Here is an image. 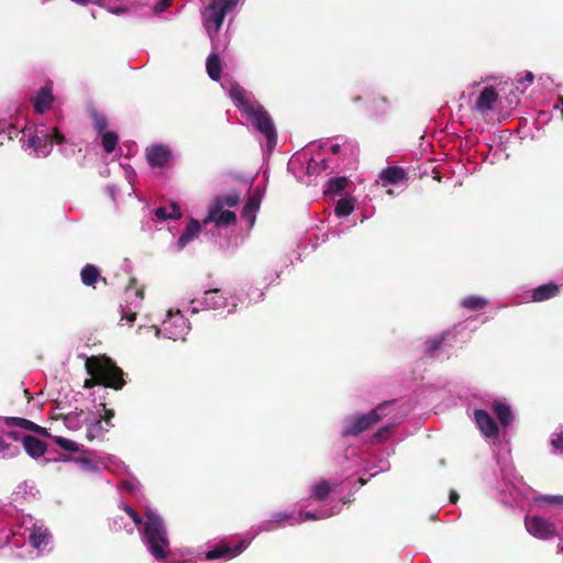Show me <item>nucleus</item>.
<instances>
[{
  "instance_id": "obj_1",
  "label": "nucleus",
  "mask_w": 563,
  "mask_h": 563,
  "mask_svg": "<svg viewBox=\"0 0 563 563\" xmlns=\"http://www.w3.org/2000/svg\"><path fill=\"white\" fill-rule=\"evenodd\" d=\"M85 368L90 378L84 382V388L90 389L102 385L120 390L125 385L123 371L107 355L86 357Z\"/></svg>"
},
{
  "instance_id": "obj_2",
  "label": "nucleus",
  "mask_w": 563,
  "mask_h": 563,
  "mask_svg": "<svg viewBox=\"0 0 563 563\" xmlns=\"http://www.w3.org/2000/svg\"><path fill=\"white\" fill-rule=\"evenodd\" d=\"M145 518L143 533L148 551L155 560H165L169 554V540L164 521L152 509H146Z\"/></svg>"
},
{
  "instance_id": "obj_3",
  "label": "nucleus",
  "mask_w": 563,
  "mask_h": 563,
  "mask_svg": "<svg viewBox=\"0 0 563 563\" xmlns=\"http://www.w3.org/2000/svg\"><path fill=\"white\" fill-rule=\"evenodd\" d=\"M393 402V400L384 401L372 409L368 413L355 417L347 426H345L343 434L346 437H355L368 430L387 415L385 409Z\"/></svg>"
},
{
  "instance_id": "obj_4",
  "label": "nucleus",
  "mask_w": 563,
  "mask_h": 563,
  "mask_svg": "<svg viewBox=\"0 0 563 563\" xmlns=\"http://www.w3.org/2000/svg\"><path fill=\"white\" fill-rule=\"evenodd\" d=\"M245 113L252 120V123L256 128V130H258L262 134L265 135L267 146L269 148L274 147L277 142V133L268 112L262 106H254L252 107L251 110L246 111Z\"/></svg>"
},
{
  "instance_id": "obj_5",
  "label": "nucleus",
  "mask_w": 563,
  "mask_h": 563,
  "mask_svg": "<svg viewBox=\"0 0 563 563\" xmlns=\"http://www.w3.org/2000/svg\"><path fill=\"white\" fill-rule=\"evenodd\" d=\"M525 526L527 531L538 539L547 540L556 534L554 525L539 516L526 517Z\"/></svg>"
},
{
  "instance_id": "obj_6",
  "label": "nucleus",
  "mask_w": 563,
  "mask_h": 563,
  "mask_svg": "<svg viewBox=\"0 0 563 563\" xmlns=\"http://www.w3.org/2000/svg\"><path fill=\"white\" fill-rule=\"evenodd\" d=\"M474 418L476 426L481 430L484 437L494 439L499 435V428L493 417L483 409H476L474 411Z\"/></svg>"
},
{
  "instance_id": "obj_7",
  "label": "nucleus",
  "mask_w": 563,
  "mask_h": 563,
  "mask_svg": "<svg viewBox=\"0 0 563 563\" xmlns=\"http://www.w3.org/2000/svg\"><path fill=\"white\" fill-rule=\"evenodd\" d=\"M27 146L34 150L36 156L46 157L52 152L49 134L44 130H36V133L29 139Z\"/></svg>"
},
{
  "instance_id": "obj_8",
  "label": "nucleus",
  "mask_w": 563,
  "mask_h": 563,
  "mask_svg": "<svg viewBox=\"0 0 563 563\" xmlns=\"http://www.w3.org/2000/svg\"><path fill=\"white\" fill-rule=\"evenodd\" d=\"M219 0H213L208 8L210 13L206 18V29L210 36L221 29L227 14L223 9H219Z\"/></svg>"
},
{
  "instance_id": "obj_9",
  "label": "nucleus",
  "mask_w": 563,
  "mask_h": 563,
  "mask_svg": "<svg viewBox=\"0 0 563 563\" xmlns=\"http://www.w3.org/2000/svg\"><path fill=\"white\" fill-rule=\"evenodd\" d=\"M172 157L168 146L153 145L146 148V158L152 167L165 166Z\"/></svg>"
},
{
  "instance_id": "obj_10",
  "label": "nucleus",
  "mask_w": 563,
  "mask_h": 563,
  "mask_svg": "<svg viewBox=\"0 0 563 563\" xmlns=\"http://www.w3.org/2000/svg\"><path fill=\"white\" fill-rule=\"evenodd\" d=\"M210 222H214L218 227H229L236 222V216L233 211L223 209L217 210V207L212 206L208 217L203 220L205 224Z\"/></svg>"
},
{
  "instance_id": "obj_11",
  "label": "nucleus",
  "mask_w": 563,
  "mask_h": 563,
  "mask_svg": "<svg viewBox=\"0 0 563 563\" xmlns=\"http://www.w3.org/2000/svg\"><path fill=\"white\" fill-rule=\"evenodd\" d=\"M199 302L202 309H222L225 307L227 299L222 296L220 289H209L203 294L202 301L192 300L191 303Z\"/></svg>"
},
{
  "instance_id": "obj_12",
  "label": "nucleus",
  "mask_w": 563,
  "mask_h": 563,
  "mask_svg": "<svg viewBox=\"0 0 563 563\" xmlns=\"http://www.w3.org/2000/svg\"><path fill=\"white\" fill-rule=\"evenodd\" d=\"M498 100V93L492 86L485 87L478 96L475 108L477 111L485 113L494 109V104Z\"/></svg>"
},
{
  "instance_id": "obj_13",
  "label": "nucleus",
  "mask_w": 563,
  "mask_h": 563,
  "mask_svg": "<svg viewBox=\"0 0 563 563\" xmlns=\"http://www.w3.org/2000/svg\"><path fill=\"white\" fill-rule=\"evenodd\" d=\"M243 550V542H240L239 544H236L235 547H229L227 544H220V545H217L214 549L208 551L206 553V559L207 560H217V559H222V558H225V559H232L234 558L235 555H238L239 553H241Z\"/></svg>"
},
{
  "instance_id": "obj_14",
  "label": "nucleus",
  "mask_w": 563,
  "mask_h": 563,
  "mask_svg": "<svg viewBox=\"0 0 563 563\" xmlns=\"http://www.w3.org/2000/svg\"><path fill=\"white\" fill-rule=\"evenodd\" d=\"M54 101V97L52 95V90L46 87H42L36 96L33 98L34 110L38 114L45 113L51 109L52 103Z\"/></svg>"
},
{
  "instance_id": "obj_15",
  "label": "nucleus",
  "mask_w": 563,
  "mask_h": 563,
  "mask_svg": "<svg viewBox=\"0 0 563 563\" xmlns=\"http://www.w3.org/2000/svg\"><path fill=\"white\" fill-rule=\"evenodd\" d=\"M22 442L24 450L33 459L41 457L46 452V444L34 435H24Z\"/></svg>"
},
{
  "instance_id": "obj_16",
  "label": "nucleus",
  "mask_w": 563,
  "mask_h": 563,
  "mask_svg": "<svg viewBox=\"0 0 563 563\" xmlns=\"http://www.w3.org/2000/svg\"><path fill=\"white\" fill-rule=\"evenodd\" d=\"M4 421L8 427H20L22 429L33 431L37 434H41L44 437H49V433L45 428L25 419V418L8 417V418H5Z\"/></svg>"
},
{
  "instance_id": "obj_17",
  "label": "nucleus",
  "mask_w": 563,
  "mask_h": 563,
  "mask_svg": "<svg viewBox=\"0 0 563 563\" xmlns=\"http://www.w3.org/2000/svg\"><path fill=\"white\" fill-rule=\"evenodd\" d=\"M261 206V195L254 191L249 196L246 203L242 210V218L250 222V225H253L256 219L255 212L260 209Z\"/></svg>"
},
{
  "instance_id": "obj_18",
  "label": "nucleus",
  "mask_w": 563,
  "mask_h": 563,
  "mask_svg": "<svg viewBox=\"0 0 563 563\" xmlns=\"http://www.w3.org/2000/svg\"><path fill=\"white\" fill-rule=\"evenodd\" d=\"M379 177L383 180L384 185H386V184L396 185V184H399V183L406 180L407 173L401 167L389 166L382 170Z\"/></svg>"
},
{
  "instance_id": "obj_19",
  "label": "nucleus",
  "mask_w": 563,
  "mask_h": 563,
  "mask_svg": "<svg viewBox=\"0 0 563 563\" xmlns=\"http://www.w3.org/2000/svg\"><path fill=\"white\" fill-rule=\"evenodd\" d=\"M80 279L85 286L95 287L98 280L107 284V279L100 276L99 269L93 264H86L80 271Z\"/></svg>"
},
{
  "instance_id": "obj_20",
  "label": "nucleus",
  "mask_w": 563,
  "mask_h": 563,
  "mask_svg": "<svg viewBox=\"0 0 563 563\" xmlns=\"http://www.w3.org/2000/svg\"><path fill=\"white\" fill-rule=\"evenodd\" d=\"M560 291V288L556 284L550 282L548 284H543L532 290V301H544L551 298H554Z\"/></svg>"
},
{
  "instance_id": "obj_21",
  "label": "nucleus",
  "mask_w": 563,
  "mask_h": 563,
  "mask_svg": "<svg viewBox=\"0 0 563 563\" xmlns=\"http://www.w3.org/2000/svg\"><path fill=\"white\" fill-rule=\"evenodd\" d=\"M201 229V224L196 219H190L186 229L178 238L177 244L178 249H184L190 241L198 236Z\"/></svg>"
},
{
  "instance_id": "obj_22",
  "label": "nucleus",
  "mask_w": 563,
  "mask_h": 563,
  "mask_svg": "<svg viewBox=\"0 0 563 563\" xmlns=\"http://www.w3.org/2000/svg\"><path fill=\"white\" fill-rule=\"evenodd\" d=\"M51 540V533L46 528L34 527L29 537V542L34 549H41L48 544Z\"/></svg>"
},
{
  "instance_id": "obj_23",
  "label": "nucleus",
  "mask_w": 563,
  "mask_h": 563,
  "mask_svg": "<svg viewBox=\"0 0 563 563\" xmlns=\"http://www.w3.org/2000/svg\"><path fill=\"white\" fill-rule=\"evenodd\" d=\"M85 424L87 427L86 438L89 441H92L97 438L102 437L106 432H108V429H104L102 426L101 419H90V415L85 416Z\"/></svg>"
},
{
  "instance_id": "obj_24",
  "label": "nucleus",
  "mask_w": 563,
  "mask_h": 563,
  "mask_svg": "<svg viewBox=\"0 0 563 563\" xmlns=\"http://www.w3.org/2000/svg\"><path fill=\"white\" fill-rule=\"evenodd\" d=\"M229 93L233 100L239 102L244 112L251 110L252 107H254L251 101L245 98V89L238 82H234L230 86Z\"/></svg>"
},
{
  "instance_id": "obj_25",
  "label": "nucleus",
  "mask_w": 563,
  "mask_h": 563,
  "mask_svg": "<svg viewBox=\"0 0 563 563\" xmlns=\"http://www.w3.org/2000/svg\"><path fill=\"white\" fill-rule=\"evenodd\" d=\"M388 99L386 97H373L367 101V110L373 117L387 113Z\"/></svg>"
},
{
  "instance_id": "obj_26",
  "label": "nucleus",
  "mask_w": 563,
  "mask_h": 563,
  "mask_svg": "<svg viewBox=\"0 0 563 563\" xmlns=\"http://www.w3.org/2000/svg\"><path fill=\"white\" fill-rule=\"evenodd\" d=\"M493 411L503 426L511 423L514 416L510 407L506 402L495 401L493 405Z\"/></svg>"
},
{
  "instance_id": "obj_27",
  "label": "nucleus",
  "mask_w": 563,
  "mask_h": 563,
  "mask_svg": "<svg viewBox=\"0 0 563 563\" xmlns=\"http://www.w3.org/2000/svg\"><path fill=\"white\" fill-rule=\"evenodd\" d=\"M241 194L238 190H233L225 195H219L213 200V206L217 210L223 209L225 206L234 207L240 202Z\"/></svg>"
},
{
  "instance_id": "obj_28",
  "label": "nucleus",
  "mask_w": 563,
  "mask_h": 563,
  "mask_svg": "<svg viewBox=\"0 0 563 563\" xmlns=\"http://www.w3.org/2000/svg\"><path fill=\"white\" fill-rule=\"evenodd\" d=\"M206 68L213 81H219L222 73V65L218 54H210L207 58Z\"/></svg>"
},
{
  "instance_id": "obj_29",
  "label": "nucleus",
  "mask_w": 563,
  "mask_h": 563,
  "mask_svg": "<svg viewBox=\"0 0 563 563\" xmlns=\"http://www.w3.org/2000/svg\"><path fill=\"white\" fill-rule=\"evenodd\" d=\"M155 216L159 220L179 219L181 217L180 208L176 202L169 205L168 208L159 207L155 210Z\"/></svg>"
},
{
  "instance_id": "obj_30",
  "label": "nucleus",
  "mask_w": 563,
  "mask_h": 563,
  "mask_svg": "<svg viewBox=\"0 0 563 563\" xmlns=\"http://www.w3.org/2000/svg\"><path fill=\"white\" fill-rule=\"evenodd\" d=\"M331 492H332V488H331L329 482L325 479H321L320 482L316 483L312 486V493H311L310 497L312 499L322 501V500L327 499V497L329 496V494Z\"/></svg>"
},
{
  "instance_id": "obj_31",
  "label": "nucleus",
  "mask_w": 563,
  "mask_h": 563,
  "mask_svg": "<svg viewBox=\"0 0 563 563\" xmlns=\"http://www.w3.org/2000/svg\"><path fill=\"white\" fill-rule=\"evenodd\" d=\"M85 416H88L84 410L73 411L65 416L64 421L68 429H79L85 424Z\"/></svg>"
},
{
  "instance_id": "obj_32",
  "label": "nucleus",
  "mask_w": 563,
  "mask_h": 563,
  "mask_svg": "<svg viewBox=\"0 0 563 563\" xmlns=\"http://www.w3.org/2000/svg\"><path fill=\"white\" fill-rule=\"evenodd\" d=\"M347 183H349V180L346 177L331 178L327 183V189H325L324 194L338 195L346 188Z\"/></svg>"
},
{
  "instance_id": "obj_33",
  "label": "nucleus",
  "mask_w": 563,
  "mask_h": 563,
  "mask_svg": "<svg viewBox=\"0 0 563 563\" xmlns=\"http://www.w3.org/2000/svg\"><path fill=\"white\" fill-rule=\"evenodd\" d=\"M100 134H101V144H102L103 150L108 154L112 153L115 150L118 142H119L118 134L113 131H104Z\"/></svg>"
},
{
  "instance_id": "obj_34",
  "label": "nucleus",
  "mask_w": 563,
  "mask_h": 563,
  "mask_svg": "<svg viewBox=\"0 0 563 563\" xmlns=\"http://www.w3.org/2000/svg\"><path fill=\"white\" fill-rule=\"evenodd\" d=\"M486 305L487 300L477 296L465 297L462 301V306L468 310H481L486 307Z\"/></svg>"
},
{
  "instance_id": "obj_35",
  "label": "nucleus",
  "mask_w": 563,
  "mask_h": 563,
  "mask_svg": "<svg viewBox=\"0 0 563 563\" xmlns=\"http://www.w3.org/2000/svg\"><path fill=\"white\" fill-rule=\"evenodd\" d=\"M90 118L92 120L93 128L99 132L102 133L106 131L108 126V119L103 113L98 112L97 110L90 111Z\"/></svg>"
},
{
  "instance_id": "obj_36",
  "label": "nucleus",
  "mask_w": 563,
  "mask_h": 563,
  "mask_svg": "<svg viewBox=\"0 0 563 563\" xmlns=\"http://www.w3.org/2000/svg\"><path fill=\"white\" fill-rule=\"evenodd\" d=\"M354 210V202L352 199H340L335 206V213L338 217L350 216Z\"/></svg>"
},
{
  "instance_id": "obj_37",
  "label": "nucleus",
  "mask_w": 563,
  "mask_h": 563,
  "mask_svg": "<svg viewBox=\"0 0 563 563\" xmlns=\"http://www.w3.org/2000/svg\"><path fill=\"white\" fill-rule=\"evenodd\" d=\"M445 335H446V333H443V334H441V335H439L437 338H433V339H430V340L427 341V343H426V346H427L426 354H427V356L433 357L435 355L437 351L440 349V346L444 342Z\"/></svg>"
},
{
  "instance_id": "obj_38",
  "label": "nucleus",
  "mask_w": 563,
  "mask_h": 563,
  "mask_svg": "<svg viewBox=\"0 0 563 563\" xmlns=\"http://www.w3.org/2000/svg\"><path fill=\"white\" fill-rule=\"evenodd\" d=\"M291 518V515L289 514H286V512H275L273 514L272 516V519L268 520L266 523H265V529L266 530H273V529H276L277 526L285 521V520H288Z\"/></svg>"
},
{
  "instance_id": "obj_39",
  "label": "nucleus",
  "mask_w": 563,
  "mask_h": 563,
  "mask_svg": "<svg viewBox=\"0 0 563 563\" xmlns=\"http://www.w3.org/2000/svg\"><path fill=\"white\" fill-rule=\"evenodd\" d=\"M54 442L62 449L69 451V452H77L79 451L78 444L69 439H66L64 437H55Z\"/></svg>"
},
{
  "instance_id": "obj_40",
  "label": "nucleus",
  "mask_w": 563,
  "mask_h": 563,
  "mask_svg": "<svg viewBox=\"0 0 563 563\" xmlns=\"http://www.w3.org/2000/svg\"><path fill=\"white\" fill-rule=\"evenodd\" d=\"M132 290H134L133 296L142 301L144 299V287L137 286V280L134 277H131L129 280V285L126 286V294H130Z\"/></svg>"
},
{
  "instance_id": "obj_41",
  "label": "nucleus",
  "mask_w": 563,
  "mask_h": 563,
  "mask_svg": "<svg viewBox=\"0 0 563 563\" xmlns=\"http://www.w3.org/2000/svg\"><path fill=\"white\" fill-rule=\"evenodd\" d=\"M393 426H384L379 428L373 435V441L376 443L386 441L391 433Z\"/></svg>"
},
{
  "instance_id": "obj_42",
  "label": "nucleus",
  "mask_w": 563,
  "mask_h": 563,
  "mask_svg": "<svg viewBox=\"0 0 563 563\" xmlns=\"http://www.w3.org/2000/svg\"><path fill=\"white\" fill-rule=\"evenodd\" d=\"M122 509L126 512V515H129V517L136 526H141L143 523L142 517L131 506L123 504Z\"/></svg>"
},
{
  "instance_id": "obj_43",
  "label": "nucleus",
  "mask_w": 563,
  "mask_h": 563,
  "mask_svg": "<svg viewBox=\"0 0 563 563\" xmlns=\"http://www.w3.org/2000/svg\"><path fill=\"white\" fill-rule=\"evenodd\" d=\"M550 505H563V496L543 495L538 498Z\"/></svg>"
},
{
  "instance_id": "obj_44",
  "label": "nucleus",
  "mask_w": 563,
  "mask_h": 563,
  "mask_svg": "<svg viewBox=\"0 0 563 563\" xmlns=\"http://www.w3.org/2000/svg\"><path fill=\"white\" fill-rule=\"evenodd\" d=\"M137 312L132 311L126 308H122V319H126L128 323L132 325V323L136 320Z\"/></svg>"
},
{
  "instance_id": "obj_45",
  "label": "nucleus",
  "mask_w": 563,
  "mask_h": 563,
  "mask_svg": "<svg viewBox=\"0 0 563 563\" xmlns=\"http://www.w3.org/2000/svg\"><path fill=\"white\" fill-rule=\"evenodd\" d=\"M219 9H223L224 13H228L232 8H234L239 0H219Z\"/></svg>"
},
{
  "instance_id": "obj_46",
  "label": "nucleus",
  "mask_w": 563,
  "mask_h": 563,
  "mask_svg": "<svg viewBox=\"0 0 563 563\" xmlns=\"http://www.w3.org/2000/svg\"><path fill=\"white\" fill-rule=\"evenodd\" d=\"M49 139L52 140V143L55 142L57 144H62L65 142L64 134H62L56 128L53 130V133L49 134Z\"/></svg>"
},
{
  "instance_id": "obj_47",
  "label": "nucleus",
  "mask_w": 563,
  "mask_h": 563,
  "mask_svg": "<svg viewBox=\"0 0 563 563\" xmlns=\"http://www.w3.org/2000/svg\"><path fill=\"white\" fill-rule=\"evenodd\" d=\"M102 407L104 409V415L102 418H100L102 421L106 422L107 426H111V419L114 417V410L113 409H107L106 405L102 404Z\"/></svg>"
},
{
  "instance_id": "obj_48",
  "label": "nucleus",
  "mask_w": 563,
  "mask_h": 563,
  "mask_svg": "<svg viewBox=\"0 0 563 563\" xmlns=\"http://www.w3.org/2000/svg\"><path fill=\"white\" fill-rule=\"evenodd\" d=\"M172 3V0H159L155 5H154V11L156 13H159V12H163L165 11Z\"/></svg>"
},
{
  "instance_id": "obj_49",
  "label": "nucleus",
  "mask_w": 563,
  "mask_h": 563,
  "mask_svg": "<svg viewBox=\"0 0 563 563\" xmlns=\"http://www.w3.org/2000/svg\"><path fill=\"white\" fill-rule=\"evenodd\" d=\"M551 443L555 449H563V433L558 434Z\"/></svg>"
},
{
  "instance_id": "obj_50",
  "label": "nucleus",
  "mask_w": 563,
  "mask_h": 563,
  "mask_svg": "<svg viewBox=\"0 0 563 563\" xmlns=\"http://www.w3.org/2000/svg\"><path fill=\"white\" fill-rule=\"evenodd\" d=\"M14 139L13 135H10V132L5 130L0 131V145L4 144L5 141H12Z\"/></svg>"
},
{
  "instance_id": "obj_51",
  "label": "nucleus",
  "mask_w": 563,
  "mask_h": 563,
  "mask_svg": "<svg viewBox=\"0 0 563 563\" xmlns=\"http://www.w3.org/2000/svg\"><path fill=\"white\" fill-rule=\"evenodd\" d=\"M300 516H301L305 520H318V519H320V518H321L320 516H318L317 514L311 512V511L300 512Z\"/></svg>"
},
{
  "instance_id": "obj_52",
  "label": "nucleus",
  "mask_w": 563,
  "mask_h": 563,
  "mask_svg": "<svg viewBox=\"0 0 563 563\" xmlns=\"http://www.w3.org/2000/svg\"><path fill=\"white\" fill-rule=\"evenodd\" d=\"M533 79H534V75L531 71H527L526 75L519 81L532 84Z\"/></svg>"
},
{
  "instance_id": "obj_53",
  "label": "nucleus",
  "mask_w": 563,
  "mask_h": 563,
  "mask_svg": "<svg viewBox=\"0 0 563 563\" xmlns=\"http://www.w3.org/2000/svg\"><path fill=\"white\" fill-rule=\"evenodd\" d=\"M7 132H10V135H13L14 137H18L20 133H24V130L19 131L14 125L10 124L7 130Z\"/></svg>"
},
{
  "instance_id": "obj_54",
  "label": "nucleus",
  "mask_w": 563,
  "mask_h": 563,
  "mask_svg": "<svg viewBox=\"0 0 563 563\" xmlns=\"http://www.w3.org/2000/svg\"><path fill=\"white\" fill-rule=\"evenodd\" d=\"M459 497H460V496H459V494H457L455 490H452V492L450 493V501H451L452 504H456V501L459 500Z\"/></svg>"
},
{
  "instance_id": "obj_55",
  "label": "nucleus",
  "mask_w": 563,
  "mask_h": 563,
  "mask_svg": "<svg viewBox=\"0 0 563 563\" xmlns=\"http://www.w3.org/2000/svg\"><path fill=\"white\" fill-rule=\"evenodd\" d=\"M330 150L332 154H339L341 146L339 144H333Z\"/></svg>"
},
{
  "instance_id": "obj_56",
  "label": "nucleus",
  "mask_w": 563,
  "mask_h": 563,
  "mask_svg": "<svg viewBox=\"0 0 563 563\" xmlns=\"http://www.w3.org/2000/svg\"><path fill=\"white\" fill-rule=\"evenodd\" d=\"M9 448V444L5 443V441L3 440H0V451L3 452L4 450H7Z\"/></svg>"
},
{
  "instance_id": "obj_57",
  "label": "nucleus",
  "mask_w": 563,
  "mask_h": 563,
  "mask_svg": "<svg viewBox=\"0 0 563 563\" xmlns=\"http://www.w3.org/2000/svg\"><path fill=\"white\" fill-rule=\"evenodd\" d=\"M124 11H125V9L123 7H118L114 10H112V12L115 13V14L122 13Z\"/></svg>"
},
{
  "instance_id": "obj_58",
  "label": "nucleus",
  "mask_w": 563,
  "mask_h": 563,
  "mask_svg": "<svg viewBox=\"0 0 563 563\" xmlns=\"http://www.w3.org/2000/svg\"><path fill=\"white\" fill-rule=\"evenodd\" d=\"M9 437L13 438L14 440H18L19 439V432H16V431L9 432Z\"/></svg>"
},
{
  "instance_id": "obj_59",
  "label": "nucleus",
  "mask_w": 563,
  "mask_h": 563,
  "mask_svg": "<svg viewBox=\"0 0 563 563\" xmlns=\"http://www.w3.org/2000/svg\"><path fill=\"white\" fill-rule=\"evenodd\" d=\"M559 101H560V103H561V106H562V110H561V112H562V115H563V96H560V97H559Z\"/></svg>"
},
{
  "instance_id": "obj_60",
  "label": "nucleus",
  "mask_w": 563,
  "mask_h": 563,
  "mask_svg": "<svg viewBox=\"0 0 563 563\" xmlns=\"http://www.w3.org/2000/svg\"><path fill=\"white\" fill-rule=\"evenodd\" d=\"M358 483H360L361 485H365V484H366V479H364V478H362V477H361V478L358 479Z\"/></svg>"
},
{
  "instance_id": "obj_61",
  "label": "nucleus",
  "mask_w": 563,
  "mask_h": 563,
  "mask_svg": "<svg viewBox=\"0 0 563 563\" xmlns=\"http://www.w3.org/2000/svg\"><path fill=\"white\" fill-rule=\"evenodd\" d=\"M361 99H362L361 97H355L354 102H358Z\"/></svg>"
},
{
  "instance_id": "obj_62",
  "label": "nucleus",
  "mask_w": 563,
  "mask_h": 563,
  "mask_svg": "<svg viewBox=\"0 0 563 563\" xmlns=\"http://www.w3.org/2000/svg\"><path fill=\"white\" fill-rule=\"evenodd\" d=\"M168 323H169V322H167V321H165V322H164V330H167V324H168Z\"/></svg>"
},
{
  "instance_id": "obj_63",
  "label": "nucleus",
  "mask_w": 563,
  "mask_h": 563,
  "mask_svg": "<svg viewBox=\"0 0 563 563\" xmlns=\"http://www.w3.org/2000/svg\"><path fill=\"white\" fill-rule=\"evenodd\" d=\"M180 322H181V325L185 327V321L183 318H179Z\"/></svg>"
},
{
  "instance_id": "obj_64",
  "label": "nucleus",
  "mask_w": 563,
  "mask_h": 563,
  "mask_svg": "<svg viewBox=\"0 0 563 563\" xmlns=\"http://www.w3.org/2000/svg\"><path fill=\"white\" fill-rule=\"evenodd\" d=\"M24 394H25L26 396L31 397V396H30V393H29V390H27V389H25V390H24Z\"/></svg>"
}]
</instances>
